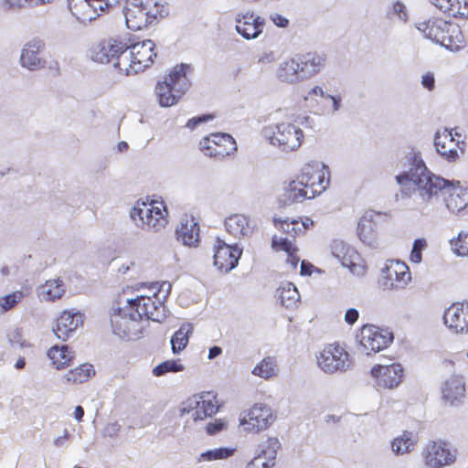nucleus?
I'll return each mask as SVG.
<instances>
[{"label":"nucleus","mask_w":468,"mask_h":468,"mask_svg":"<svg viewBox=\"0 0 468 468\" xmlns=\"http://www.w3.org/2000/svg\"><path fill=\"white\" fill-rule=\"evenodd\" d=\"M415 443L416 440L413 434L404 431L400 436L393 440L392 449L397 454H405L414 448Z\"/></svg>","instance_id":"nucleus-43"},{"label":"nucleus","mask_w":468,"mask_h":468,"mask_svg":"<svg viewBox=\"0 0 468 468\" xmlns=\"http://www.w3.org/2000/svg\"><path fill=\"white\" fill-rule=\"evenodd\" d=\"M234 449L228 447H220L208 450L202 452L199 457V461H216L224 460L230 457L234 453Z\"/></svg>","instance_id":"nucleus-48"},{"label":"nucleus","mask_w":468,"mask_h":468,"mask_svg":"<svg viewBox=\"0 0 468 468\" xmlns=\"http://www.w3.org/2000/svg\"><path fill=\"white\" fill-rule=\"evenodd\" d=\"M434 82H435V80H434V76L432 73L428 72L422 76L421 83H422L423 87H425L429 90H433Z\"/></svg>","instance_id":"nucleus-63"},{"label":"nucleus","mask_w":468,"mask_h":468,"mask_svg":"<svg viewBox=\"0 0 468 468\" xmlns=\"http://www.w3.org/2000/svg\"><path fill=\"white\" fill-rule=\"evenodd\" d=\"M127 50V44L119 39H108L93 45L90 49L92 60L101 64L112 63L115 69L123 71L122 60L119 59Z\"/></svg>","instance_id":"nucleus-10"},{"label":"nucleus","mask_w":468,"mask_h":468,"mask_svg":"<svg viewBox=\"0 0 468 468\" xmlns=\"http://www.w3.org/2000/svg\"><path fill=\"white\" fill-rule=\"evenodd\" d=\"M167 14L162 0H126L123 8L125 24L133 31L147 27Z\"/></svg>","instance_id":"nucleus-2"},{"label":"nucleus","mask_w":468,"mask_h":468,"mask_svg":"<svg viewBox=\"0 0 468 468\" xmlns=\"http://www.w3.org/2000/svg\"><path fill=\"white\" fill-rule=\"evenodd\" d=\"M432 4L444 14L452 17H468L467 0H431Z\"/></svg>","instance_id":"nucleus-32"},{"label":"nucleus","mask_w":468,"mask_h":468,"mask_svg":"<svg viewBox=\"0 0 468 468\" xmlns=\"http://www.w3.org/2000/svg\"><path fill=\"white\" fill-rule=\"evenodd\" d=\"M66 292V286L60 279L47 281L37 288V295L41 301L54 302Z\"/></svg>","instance_id":"nucleus-33"},{"label":"nucleus","mask_w":468,"mask_h":468,"mask_svg":"<svg viewBox=\"0 0 468 468\" xmlns=\"http://www.w3.org/2000/svg\"><path fill=\"white\" fill-rule=\"evenodd\" d=\"M398 183L406 186L411 183L414 190L425 202L431 201L439 193L444 191L449 181L436 176L426 166H417L410 174H402L396 176Z\"/></svg>","instance_id":"nucleus-4"},{"label":"nucleus","mask_w":468,"mask_h":468,"mask_svg":"<svg viewBox=\"0 0 468 468\" xmlns=\"http://www.w3.org/2000/svg\"><path fill=\"white\" fill-rule=\"evenodd\" d=\"M223 142L227 144L217 145L215 152H208V157H214L216 159H223L224 157L233 154L237 150V144L232 136H223Z\"/></svg>","instance_id":"nucleus-46"},{"label":"nucleus","mask_w":468,"mask_h":468,"mask_svg":"<svg viewBox=\"0 0 468 468\" xmlns=\"http://www.w3.org/2000/svg\"><path fill=\"white\" fill-rule=\"evenodd\" d=\"M319 115L314 113L313 115H299L296 122L303 125L304 128L314 130L316 124H319Z\"/></svg>","instance_id":"nucleus-53"},{"label":"nucleus","mask_w":468,"mask_h":468,"mask_svg":"<svg viewBox=\"0 0 468 468\" xmlns=\"http://www.w3.org/2000/svg\"><path fill=\"white\" fill-rule=\"evenodd\" d=\"M351 365L352 357L345 343L335 341L324 346V373H343Z\"/></svg>","instance_id":"nucleus-11"},{"label":"nucleus","mask_w":468,"mask_h":468,"mask_svg":"<svg viewBox=\"0 0 468 468\" xmlns=\"http://www.w3.org/2000/svg\"><path fill=\"white\" fill-rule=\"evenodd\" d=\"M428 247L427 240L420 238L414 240L410 254V261L413 263H420L422 261V251Z\"/></svg>","instance_id":"nucleus-51"},{"label":"nucleus","mask_w":468,"mask_h":468,"mask_svg":"<svg viewBox=\"0 0 468 468\" xmlns=\"http://www.w3.org/2000/svg\"><path fill=\"white\" fill-rule=\"evenodd\" d=\"M226 230L236 239L247 238L252 234L250 219L241 214H234L225 220Z\"/></svg>","instance_id":"nucleus-27"},{"label":"nucleus","mask_w":468,"mask_h":468,"mask_svg":"<svg viewBox=\"0 0 468 468\" xmlns=\"http://www.w3.org/2000/svg\"><path fill=\"white\" fill-rule=\"evenodd\" d=\"M193 332L191 324H183L175 334L172 335L170 343L172 352L174 354H179L186 348L188 344L189 335Z\"/></svg>","instance_id":"nucleus-40"},{"label":"nucleus","mask_w":468,"mask_h":468,"mask_svg":"<svg viewBox=\"0 0 468 468\" xmlns=\"http://www.w3.org/2000/svg\"><path fill=\"white\" fill-rule=\"evenodd\" d=\"M313 271H316L318 273L321 272L320 269L315 268L309 261H307L305 260L302 261L301 267H300V274L303 276H309L312 274Z\"/></svg>","instance_id":"nucleus-58"},{"label":"nucleus","mask_w":468,"mask_h":468,"mask_svg":"<svg viewBox=\"0 0 468 468\" xmlns=\"http://www.w3.org/2000/svg\"><path fill=\"white\" fill-rule=\"evenodd\" d=\"M154 289H156V291L153 293L154 297H159L163 302L166 299V297L169 295L172 285L169 282H163L161 284L158 285V283H155L153 286Z\"/></svg>","instance_id":"nucleus-54"},{"label":"nucleus","mask_w":468,"mask_h":468,"mask_svg":"<svg viewBox=\"0 0 468 468\" xmlns=\"http://www.w3.org/2000/svg\"><path fill=\"white\" fill-rule=\"evenodd\" d=\"M422 456L425 464L430 468H441L453 463L455 459L448 443L442 441L428 442L422 451Z\"/></svg>","instance_id":"nucleus-17"},{"label":"nucleus","mask_w":468,"mask_h":468,"mask_svg":"<svg viewBox=\"0 0 468 468\" xmlns=\"http://www.w3.org/2000/svg\"><path fill=\"white\" fill-rule=\"evenodd\" d=\"M434 145L438 154L444 159L453 162L464 152L465 142L461 133L444 129L436 133Z\"/></svg>","instance_id":"nucleus-12"},{"label":"nucleus","mask_w":468,"mask_h":468,"mask_svg":"<svg viewBox=\"0 0 468 468\" xmlns=\"http://www.w3.org/2000/svg\"><path fill=\"white\" fill-rule=\"evenodd\" d=\"M322 164L317 161L307 163L301 175L295 180L290 181L283 187L278 203L280 207H288L293 203L314 198L322 193Z\"/></svg>","instance_id":"nucleus-1"},{"label":"nucleus","mask_w":468,"mask_h":468,"mask_svg":"<svg viewBox=\"0 0 468 468\" xmlns=\"http://www.w3.org/2000/svg\"><path fill=\"white\" fill-rule=\"evenodd\" d=\"M91 372L94 373L92 365L82 364L74 369H70L64 378L67 382L82 383L90 377Z\"/></svg>","instance_id":"nucleus-44"},{"label":"nucleus","mask_w":468,"mask_h":468,"mask_svg":"<svg viewBox=\"0 0 468 468\" xmlns=\"http://www.w3.org/2000/svg\"><path fill=\"white\" fill-rule=\"evenodd\" d=\"M449 22L442 18H431L427 21L420 22L417 28L424 35L437 43H441L442 35Z\"/></svg>","instance_id":"nucleus-30"},{"label":"nucleus","mask_w":468,"mask_h":468,"mask_svg":"<svg viewBox=\"0 0 468 468\" xmlns=\"http://www.w3.org/2000/svg\"><path fill=\"white\" fill-rule=\"evenodd\" d=\"M214 119V116L212 114H201L196 117H193L189 119L186 122V127L194 130L196 129L199 124L207 122L208 121H211Z\"/></svg>","instance_id":"nucleus-56"},{"label":"nucleus","mask_w":468,"mask_h":468,"mask_svg":"<svg viewBox=\"0 0 468 468\" xmlns=\"http://www.w3.org/2000/svg\"><path fill=\"white\" fill-rule=\"evenodd\" d=\"M110 321L112 333L120 338L135 340L140 337L142 320L131 304L127 303L123 308H112Z\"/></svg>","instance_id":"nucleus-6"},{"label":"nucleus","mask_w":468,"mask_h":468,"mask_svg":"<svg viewBox=\"0 0 468 468\" xmlns=\"http://www.w3.org/2000/svg\"><path fill=\"white\" fill-rule=\"evenodd\" d=\"M213 249V264L219 271L228 273L238 266L239 260L242 255V249L237 244L231 246L220 238H217Z\"/></svg>","instance_id":"nucleus-13"},{"label":"nucleus","mask_w":468,"mask_h":468,"mask_svg":"<svg viewBox=\"0 0 468 468\" xmlns=\"http://www.w3.org/2000/svg\"><path fill=\"white\" fill-rule=\"evenodd\" d=\"M224 422H222L221 420H216L215 422H209L207 425V432L208 434H215L220 431L223 430L224 428Z\"/></svg>","instance_id":"nucleus-61"},{"label":"nucleus","mask_w":468,"mask_h":468,"mask_svg":"<svg viewBox=\"0 0 468 468\" xmlns=\"http://www.w3.org/2000/svg\"><path fill=\"white\" fill-rule=\"evenodd\" d=\"M120 431V425L117 422L109 423L105 428V434L110 437H114Z\"/></svg>","instance_id":"nucleus-64"},{"label":"nucleus","mask_w":468,"mask_h":468,"mask_svg":"<svg viewBox=\"0 0 468 468\" xmlns=\"http://www.w3.org/2000/svg\"><path fill=\"white\" fill-rule=\"evenodd\" d=\"M359 346L367 355L378 353L393 342V334L374 324H364L357 335Z\"/></svg>","instance_id":"nucleus-9"},{"label":"nucleus","mask_w":468,"mask_h":468,"mask_svg":"<svg viewBox=\"0 0 468 468\" xmlns=\"http://www.w3.org/2000/svg\"><path fill=\"white\" fill-rule=\"evenodd\" d=\"M301 80L309 79L321 69V58L313 53L304 54L297 58Z\"/></svg>","instance_id":"nucleus-34"},{"label":"nucleus","mask_w":468,"mask_h":468,"mask_svg":"<svg viewBox=\"0 0 468 468\" xmlns=\"http://www.w3.org/2000/svg\"><path fill=\"white\" fill-rule=\"evenodd\" d=\"M332 254L340 261L344 267L353 271L356 266V261L359 256L357 252L349 245L342 241H335L332 246Z\"/></svg>","instance_id":"nucleus-31"},{"label":"nucleus","mask_w":468,"mask_h":468,"mask_svg":"<svg viewBox=\"0 0 468 468\" xmlns=\"http://www.w3.org/2000/svg\"><path fill=\"white\" fill-rule=\"evenodd\" d=\"M445 325L456 334H468V300L452 303L443 315Z\"/></svg>","instance_id":"nucleus-19"},{"label":"nucleus","mask_w":468,"mask_h":468,"mask_svg":"<svg viewBox=\"0 0 468 468\" xmlns=\"http://www.w3.org/2000/svg\"><path fill=\"white\" fill-rule=\"evenodd\" d=\"M213 139V135L210 134L199 142V149L206 156H208V152H215L217 150V144H214V142L212 143Z\"/></svg>","instance_id":"nucleus-55"},{"label":"nucleus","mask_w":468,"mask_h":468,"mask_svg":"<svg viewBox=\"0 0 468 468\" xmlns=\"http://www.w3.org/2000/svg\"><path fill=\"white\" fill-rule=\"evenodd\" d=\"M154 207H150L147 204L142 203L141 206L133 207L130 211V217L139 228L145 229L146 221L154 216Z\"/></svg>","instance_id":"nucleus-42"},{"label":"nucleus","mask_w":468,"mask_h":468,"mask_svg":"<svg viewBox=\"0 0 468 468\" xmlns=\"http://www.w3.org/2000/svg\"><path fill=\"white\" fill-rule=\"evenodd\" d=\"M68 6L72 16L84 25L95 20L105 11L101 0H68Z\"/></svg>","instance_id":"nucleus-20"},{"label":"nucleus","mask_w":468,"mask_h":468,"mask_svg":"<svg viewBox=\"0 0 468 468\" xmlns=\"http://www.w3.org/2000/svg\"><path fill=\"white\" fill-rule=\"evenodd\" d=\"M26 5H29V0H3L2 6L5 10L21 8Z\"/></svg>","instance_id":"nucleus-57"},{"label":"nucleus","mask_w":468,"mask_h":468,"mask_svg":"<svg viewBox=\"0 0 468 468\" xmlns=\"http://www.w3.org/2000/svg\"><path fill=\"white\" fill-rule=\"evenodd\" d=\"M81 323L82 320L80 313L64 311L58 318L56 329H53V331L58 339L67 341L73 335Z\"/></svg>","instance_id":"nucleus-25"},{"label":"nucleus","mask_w":468,"mask_h":468,"mask_svg":"<svg viewBox=\"0 0 468 468\" xmlns=\"http://www.w3.org/2000/svg\"><path fill=\"white\" fill-rule=\"evenodd\" d=\"M276 297L281 305L289 310H294L300 303V293L291 282H283L276 290Z\"/></svg>","instance_id":"nucleus-28"},{"label":"nucleus","mask_w":468,"mask_h":468,"mask_svg":"<svg viewBox=\"0 0 468 468\" xmlns=\"http://www.w3.org/2000/svg\"><path fill=\"white\" fill-rule=\"evenodd\" d=\"M270 19L273 22L275 26L282 28L286 27L289 24V20L278 13L271 14Z\"/></svg>","instance_id":"nucleus-60"},{"label":"nucleus","mask_w":468,"mask_h":468,"mask_svg":"<svg viewBox=\"0 0 468 468\" xmlns=\"http://www.w3.org/2000/svg\"><path fill=\"white\" fill-rule=\"evenodd\" d=\"M45 48L46 43L40 37H35L27 41L21 50L19 58L21 67L30 71H36L45 68L47 61L44 58L40 57V54L44 52Z\"/></svg>","instance_id":"nucleus-15"},{"label":"nucleus","mask_w":468,"mask_h":468,"mask_svg":"<svg viewBox=\"0 0 468 468\" xmlns=\"http://www.w3.org/2000/svg\"><path fill=\"white\" fill-rule=\"evenodd\" d=\"M176 234L177 240L185 246L196 247L199 242V226L194 218L182 219Z\"/></svg>","instance_id":"nucleus-26"},{"label":"nucleus","mask_w":468,"mask_h":468,"mask_svg":"<svg viewBox=\"0 0 468 468\" xmlns=\"http://www.w3.org/2000/svg\"><path fill=\"white\" fill-rule=\"evenodd\" d=\"M48 356L57 369H61L69 366L72 359L71 351H69V346L66 345L61 347H58L56 346H52L48 351Z\"/></svg>","instance_id":"nucleus-39"},{"label":"nucleus","mask_w":468,"mask_h":468,"mask_svg":"<svg viewBox=\"0 0 468 468\" xmlns=\"http://www.w3.org/2000/svg\"><path fill=\"white\" fill-rule=\"evenodd\" d=\"M154 48L155 44L151 39L127 46V50L120 58L124 74L126 76L133 75L149 68L156 57Z\"/></svg>","instance_id":"nucleus-5"},{"label":"nucleus","mask_w":468,"mask_h":468,"mask_svg":"<svg viewBox=\"0 0 468 468\" xmlns=\"http://www.w3.org/2000/svg\"><path fill=\"white\" fill-rule=\"evenodd\" d=\"M271 247L275 250H283L287 253L286 263L290 264L292 270H295L300 261V258L296 255L298 249L288 238L273 236L271 239Z\"/></svg>","instance_id":"nucleus-35"},{"label":"nucleus","mask_w":468,"mask_h":468,"mask_svg":"<svg viewBox=\"0 0 468 468\" xmlns=\"http://www.w3.org/2000/svg\"><path fill=\"white\" fill-rule=\"evenodd\" d=\"M262 133L270 144L284 152L297 150L302 144L303 131L290 122H281L264 127Z\"/></svg>","instance_id":"nucleus-7"},{"label":"nucleus","mask_w":468,"mask_h":468,"mask_svg":"<svg viewBox=\"0 0 468 468\" xmlns=\"http://www.w3.org/2000/svg\"><path fill=\"white\" fill-rule=\"evenodd\" d=\"M272 466L269 463V462H264L261 458H254L250 461L246 468H271Z\"/></svg>","instance_id":"nucleus-62"},{"label":"nucleus","mask_w":468,"mask_h":468,"mask_svg":"<svg viewBox=\"0 0 468 468\" xmlns=\"http://www.w3.org/2000/svg\"><path fill=\"white\" fill-rule=\"evenodd\" d=\"M443 200L450 212L459 214L468 208V188L449 182L443 191Z\"/></svg>","instance_id":"nucleus-23"},{"label":"nucleus","mask_w":468,"mask_h":468,"mask_svg":"<svg viewBox=\"0 0 468 468\" xmlns=\"http://www.w3.org/2000/svg\"><path fill=\"white\" fill-rule=\"evenodd\" d=\"M155 216H153L152 218L145 222L146 226L144 229L158 231L164 227L162 212L158 207H155Z\"/></svg>","instance_id":"nucleus-52"},{"label":"nucleus","mask_w":468,"mask_h":468,"mask_svg":"<svg viewBox=\"0 0 468 468\" xmlns=\"http://www.w3.org/2000/svg\"><path fill=\"white\" fill-rule=\"evenodd\" d=\"M281 448L279 440L275 437L268 438L264 442L259 445V452L255 458H261L273 467L278 450Z\"/></svg>","instance_id":"nucleus-37"},{"label":"nucleus","mask_w":468,"mask_h":468,"mask_svg":"<svg viewBox=\"0 0 468 468\" xmlns=\"http://www.w3.org/2000/svg\"><path fill=\"white\" fill-rule=\"evenodd\" d=\"M210 393L201 396H193L185 401L180 409V416L191 414L194 421L202 420L207 417H211L218 410V407L210 399Z\"/></svg>","instance_id":"nucleus-16"},{"label":"nucleus","mask_w":468,"mask_h":468,"mask_svg":"<svg viewBox=\"0 0 468 468\" xmlns=\"http://www.w3.org/2000/svg\"><path fill=\"white\" fill-rule=\"evenodd\" d=\"M183 370L184 366L179 364L176 360H166L154 367L153 374L155 377H161L166 373H176Z\"/></svg>","instance_id":"nucleus-49"},{"label":"nucleus","mask_w":468,"mask_h":468,"mask_svg":"<svg viewBox=\"0 0 468 468\" xmlns=\"http://www.w3.org/2000/svg\"><path fill=\"white\" fill-rule=\"evenodd\" d=\"M441 37L440 44L451 51H457L465 46L463 34L457 24L449 22Z\"/></svg>","instance_id":"nucleus-29"},{"label":"nucleus","mask_w":468,"mask_h":468,"mask_svg":"<svg viewBox=\"0 0 468 468\" xmlns=\"http://www.w3.org/2000/svg\"><path fill=\"white\" fill-rule=\"evenodd\" d=\"M389 276L393 277L400 287H405L411 280L409 266L400 261H392L388 266Z\"/></svg>","instance_id":"nucleus-38"},{"label":"nucleus","mask_w":468,"mask_h":468,"mask_svg":"<svg viewBox=\"0 0 468 468\" xmlns=\"http://www.w3.org/2000/svg\"><path fill=\"white\" fill-rule=\"evenodd\" d=\"M274 420L271 409L264 404H255L248 413V420H241V425H245V429L259 432L267 429Z\"/></svg>","instance_id":"nucleus-22"},{"label":"nucleus","mask_w":468,"mask_h":468,"mask_svg":"<svg viewBox=\"0 0 468 468\" xmlns=\"http://www.w3.org/2000/svg\"><path fill=\"white\" fill-rule=\"evenodd\" d=\"M453 251L463 257H468V232L462 231L451 241Z\"/></svg>","instance_id":"nucleus-50"},{"label":"nucleus","mask_w":468,"mask_h":468,"mask_svg":"<svg viewBox=\"0 0 468 468\" xmlns=\"http://www.w3.org/2000/svg\"><path fill=\"white\" fill-rule=\"evenodd\" d=\"M276 359L273 356H266L261 359L252 369L251 373L263 379H270L276 375Z\"/></svg>","instance_id":"nucleus-41"},{"label":"nucleus","mask_w":468,"mask_h":468,"mask_svg":"<svg viewBox=\"0 0 468 468\" xmlns=\"http://www.w3.org/2000/svg\"><path fill=\"white\" fill-rule=\"evenodd\" d=\"M277 78L286 83L301 81L297 58H291L279 64L276 70Z\"/></svg>","instance_id":"nucleus-36"},{"label":"nucleus","mask_w":468,"mask_h":468,"mask_svg":"<svg viewBox=\"0 0 468 468\" xmlns=\"http://www.w3.org/2000/svg\"><path fill=\"white\" fill-rule=\"evenodd\" d=\"M274 224L276 228L287 235L285 238H288V239H290V238H295L303 232V225H300V221L296 219L289 221L288 218H274Z\"/></svg>","instance_id":"nucleus-45"},{"label":"nucleus","mask_w":468,"mask_h":468,"mask_svg":"<svg viewBox=\"0 0 468 468\" xmlns=\"http://www.w3.org/2000/svg\"><path fill=\"white\" fill-rule=\"evenodd\" d=\"M359 318V312L355 308H349L345 314V322L349 324H355Z\"/></svg>","instance_id":"nucleus-59"},{"label":"nucleus","mask_w":468,"mask_h":468,"mask_svg":"<svg viewBox=\"0 0 468 468\" xmlns=\"http://www.w3.org/2000/svg\"><path fill=\"white\" fill-rule=\"evenodd\" d=\"M134 311L140 314V319L161 322L165 317L164 302L159 297L138 295L135 298L127 300Z\"/></svg>","instance_id":"nucleus-14"},{"label":"nucleus","mask_w":468,"mask_h":468,"mask_svg":"<svg viewBox=\"0 0 468 468\" xmlns=\"http://www.w3.org/2000/svg\"><path fill=\"white\" fill-rule=\"evenodd\" d=\"M188 72H191L190 65L181 63L163 81L157 82L154 91L161 107L176 105L186 92L191 84Z\"/></svg>","instance_id":"nucleus-3"},{"label":"nucleus","mask_w":468,"mask_h":468,"mask_svg":"<svg viewBox=\"0 0 468 468\" xmlns=\"http://www.w3.org/2000/svg\"><path fill=\"white\" fill-rule=\"evenodd\" d=\"M376 385L380 388H397L403 378V367L399 363L388 366L375 365L370 370Z\"/></svg>","instance_id":"nucleus-18"},{"label":"nucleus","mask_w":468,"mask_h":468,"mask_svg":"<svg viewBox=\"0 0 468 468\" xmlns=\"http://www.w3.org/2000/svg\"><path fill=\"white\" fill-rule=\"evenodd\" d=\"M441 399L451 406L461 404L466 393V385L463 377L452 376L446 379L441 386Z\"/></svg>","instance_id":"nucleus-24"},{"label":"nucleus","mask_w":468,"mask_h":468,"mask_svg":"<svg viewBox=\"0 0 468 468\" xmlns=\"http://www.w3.org/2000/svg\"><path fill=\"white\" fill-rule=\"evenodd\" d=\"M235 29L245 39L257 38L263 31L264 18L252 12L238 13L235 16Z\"/></svg>","instance_id":"nucleus-21"},{"label":"nucleus","mask_w":468,"mask_h":468,"mask_svg":"<svg viewBox=\"0 0 468 468\" xmlns=\"http://www.w3.org/2000/svg\"><path fill=\"white\" fill-rule=\"evenodd\" d=\"M390 224V217L387 213L369 210L359 218L356 234L359 239L367 246L378 244L379 233Z\"/></svg>","instance_id":"nucleus-8"},{"label":"nucleus","mask_w":468,"mask_h":468,"mask_svg":"<svg viewBox=\"0 0 468 468\" xmlns=\"http://www.w3.org/2000/svg\"><path fill=\"white\" fill-rule=\"evenodd\" d=\"M24 297L25 293L20 290L0 297V315L14 309Z\"/></svg>","instance_id":"nucleus-47"}]
</instances>
